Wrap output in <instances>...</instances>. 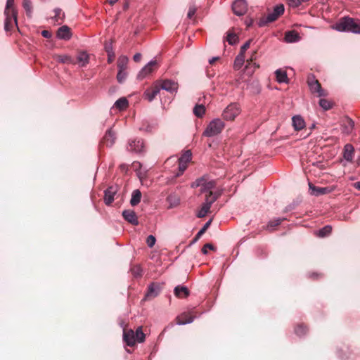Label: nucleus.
<instances>
[{
  "instance_id": "obj_1",
  "label": "nucleus",
  "mask_w": 360,
  "mask_h": 360,
  "mask_svg": "<svg viewBox=\"0 0 360 360\" xmlns=\"http://www.w3.org/2000/svg\"><path fill=\"white\" fill-rule=\"evenodd\" d=\"M4 30L6 32H11L14 27L18 29V11L14 7V0H7L4 10Z\"/></svg>"
},
{
  "instance_id": "obj_2",
  "label": "nucleus",
  "mask_w": 360,
  "mask_h": 360,
  "mask_svg": "<svg viewBox=\"0 0 360 360\" xmlns=\"http://www.w3.org/2000/svg\"><path fill=\"white\" fill-rule=\"evenodd\" d=\"M334 29L339 32H350L360 34V22L353 18L345 17L340 19L334 26Z\"/></svg>"
},
{
  "instance_id": "obj_3",
  "label": "nucleus",
  "mask_w": 360,
  "mask_h": 360,
  "mask_svg": "<svg viewBox=\"0 0 360 360\" xmlns=\"http://www.w3.org/2000/svg\"><path fill=\"white\" fill-rule=\"evenodd\" d=\"M285 11L283 4H279L274 7V10L269 13L266 15L262 17L257 22L259 27H264L269 23L276 21L280 16H281Z\"/></svg>"
},
{
  "instance_id": "obj_4",
  "label": "nucleus",
  "mask_w": 360,
  "mask_h": 360,
  "mask_svg": "<svg viewBox=\"0 0 360 360\" xmlns=\"http://www.w3.org/2000/svg\"><path fill=\"white\" fill-rule=\"evenodd\" d=\"M216 186V182L214 180H210L207 175H204L191 184V187L195 188L200 187V193H209L213 192L212 190Z\"/></svg>"
},
{
  "instance_id": "obj_5",
  "label": "nucleus",
  "mask_w": 360,
  "mask_h": 360,
  "mask_svg": "<svg viewBox=\"0 0 360 360\" xmlns=\"http://www.w3.org/2000/svg\"><path fill=\"white\" fill-rule=\"evenodd\" d=\"M225 127L224 122L219 118L212 120L202 133L206 137H213L219 134Z\"/></svg>"
},
{
  "instance_id": "obj_6",
  "label": "nucleus",
  "mask_w": 360,
  "mask_h": 360,
  "mask_svg": "<svg viewBox=\"0 0 360 360\" xmlns=\"http://www.w3.org/2000/svg\"><path fill=\"white\" fill-rule=\"evenodd\" d=\"M240 112V108L237 103H231L223 111L222 117L226 120H233Z\"/></svg>"
},
{
  "instance_id": "obj_7",
  "label": "nucleus",
  "mask_w": 360,
  "mask_h": 360,
  "mask_svg": "<svg viewBox=\"0 0 360 360\" xmlns=\"http://www.w3.org/2000/svg\"><path fill=\"white\" fill-rule=\"evenodd\" d=\"M307 84L312 94H317L318 96L319 97L326 96V94L325 93L324 90L321 88L319 82L317 79H316L313 75L308 77Z\"/></svg>"
},
{
  "instance_id": "obj_8",
  "label": "nucleus",
  "mask_w": 360,
  "mask_h": 360,
  "mask_svg": "<svg viewBox=\"0 0 360 360\" xmlns=\"http://www.w3.org/2000/svg\"><path fill=\"white\" fill-rule=\"evenodd\" d=\"M144 143L141 139H131L128 142L127 150L130 152L141 154L145 151Z\"/></svg>"
},
{
  "instance_id": "obj_9",
  "label": "nucleus",
  "mask_w": 360,
  "mask_h": 360,
  "mask_svg": "<svg viewBox=\"0 0 360 360\" xmlns=\"http://www.w3.org/2000/svg\"><path fill=\"white\" fill-rule=\"evenodd\" d=\"M161 290L162 286L160 283L155 282L151 283L148 287V290L144 296L143 300H148L156 297L161 292Z\"/></svg>"
},
{
  "instance_id": "obj_10",
  "label": "nucleus",
  "mask_w": 360,
  "mask_h": 360,
  "mask_svg": "<svg viewBox=\"0 0 360 360\" xmlns=\"http://www.w3.org/2000/svg\"><path fill=\"white\" fill-rule=\"evenodd\" d=\"M232 10L236 15H243L248 10L247 1L245 0H236L232 4Z\"/></svg>"
},
{
  "instance_id": "obj_11",
  "label": "nucleus",
  "mask_w": 360,
  "mask_h": 360,
  "mask_svg": "<svg viewBox=\"0 0 360 360\" xmlns=\"http://www.w3.org/2000/svg\"><path fill=\"white\" fill-rule=\"evenodd\" d=\"M160 89L165 90L170 94L176 93L179 89V84L172 79H164L161 81Z\"/></svg>"
},
{
  "instance_id": "obj_12",
  "label": "nucleus",
  "mask_w": 360,
  "mask_h": 360,
  "mask_svg": "<svg viewBox=\"0 0 360 360\" xmlns=\"http://www.w3.org/2000/svg\"><path fill=\"white\" fill-rule=\"evenodd\" d=\"M116 133L112 128L108 129L102 139V143L108 148H111L115 143Z\"/></svg>"
},
{
  "instance_id": "obj_13",
  "label": "nucleus",
  "mask_w": 360,
  "mask_h": 360,
  "mask_svg": "<svg viewBox=\"0 0 360 360\" xmlns=\"http://www.w3.org/2000/svg\"><path fill=\"white\" fill-rule=\"evenodd\" d=\"M117 192V186H110L104 191V202L106 205H110L114 201L115 195Z\"/></svg>"
},
{
  "instance_id": "obj_14",
  "label": "nucleus",
  "mask_w": 360,
  "mask_h": 360,
  "mask_svg": "<svg viewBox=\"0 0 360 360\" xmlns=\"http://www.w3.org/2000/svg\"><path fill=\"white\" fill-rule=\"evenodd\" d=\"M156 60H150L146 65L139 72L137 77L139 79H144L147 75L153 71L154 67L156 65Z\"/></svg>"
},
{
  "instance_id": "obj_15",
  "label": "nucleus",
  "mask_w": 360,
  "mask_h": 360,
  "mask_svg": "<svg viewBox=\"0 0 360 360\" xmlns=\"http://www.w3.org/2000/svg\"><path fill=\"white\" fill-rule=\"evenodd\" d=\"M195 319V316L191 314L190 312H183L176 318V323L179 326L192 323Z\"/></svg>"
},
{
  "instance_id": "obj_16",
  "label": "nucleus",
  "mask_w": 360,
  "mask_h": 360,
  "mask_svg": "<svg viewBox=\"0 0 360 360\" xmlns=\"http://www.w3.org/2000/svg\"><path fill=\"white\" fill-rule=\"evenodd\" d=\"M221 195V191H219L205 193V202L202 204L210 209L212 205L219 198Z\"/></svg>"
},
{
  "instance_id": "obj_17",
  "label": "nucleus",
  "mask_w": 360,
  "mask_h": 360,
  "mask_svg": "<svg viewBox=\"0 0 360 360\" xmlns=\"http://www.w3.org/2000/svg\"><path fill=\"white\" fill-rule=\"evenodd\" d=\"M124 219L132 225H138L139 221L136 212L131 210H125L122 212Z\"/></svg>"
},
{
  "instance_id": "obj_18",
  "label": "nucleus",
  "mask_w": 360,
  "mask_h": 360,
  "mask_svg": "<svg viewBox=\"0 0 360 360\" xmlns=\"http://www.w3.org/2000/svg\"><path fill=\"white\" fill-rule=\"evenodd\" d=\"M354 127V122L352 119L347 117L341 124L342 133L347 135L350 134L353 131Z\"/></svg>"
},
{
  "instance_id": "obj_19",
  "label": "nucleus",
  "mask_w": 360,
  "mask_h": 360,
  "mask_svg": "<svg viewBox=\"0 0 360 360\" xmlns=\"http://www.w3.org/2000/svg\"><path fill=\"white\" fill-rule=\"evenodd\" d=\"M57 37L60 39H70L71 37L70 29L67 25L60 27L57 31Z\"/></svg>"
},
{
  "instance_id": "obj_20",
  "label": "nucleus",
  "mask_w": 360,
  "mask_h": 360,
  "mask_svg": "<svg viewBox=\"0 0 360 360\" xmlns=\"http://www.w3.org/2000/svg\"><path fill=\"white\" fill-rule=\"evenodd\" d=\"M123 340L126 342V344L132 347L136 343L135 335L134 332L132 330H129L127 331L124 330L123 333Z\"/></svg>"
},
{
  "instance_id": "obj_21",
  "label": "nucleus",
  "mask_w": 360,
  "mask_h": 360,
  "mask_svg": "<svg viewBox=\"0 0 360 360\" xmlns=\"http://www.w3.org/2000/svg\"><path fill=\"white\" fill-rule=\"evenodd\" d=\"M160 88L159 86H155L153 87L152 89H147L144 92V97L146 99H147L148 101H152L157 95L160 93Z\"/></svg>"
},
{
  "instance_id": "obj_22",
  "label": "nucleus",
  "mask_w": 360,
  "mask_h": 360,
  "mask_svg": "<svg viewBox=\"0 0 360 360\" xmlns=\"http://www.w3.org/2000/svg\"><path fill=\"white\" fill-rule=\"evenodd\" d=\"M292 126L296 131H300L305 127V122L300 115H295L292 118Z\"/></svg>"
},
{
  "instance_id": "obj_23",
  "label": "nucleus",
  "mask_w": 360,
  "mask_h": 360,
  "mask_svg": "<svg viewBox=\"0 0 360 360\" xmlns=\"http://www.w3.org/2000/svg\"><path fill=\"white\" fill-rule=\"evenodd\" d=\"M354 148L351 144H346L344 147L343 157L345 160L348 162H352L353 160Z\"/></svg>"
},
{
  "instance_id": "obj_24",
  "label": "nucleus",
  "mask_w": 360,
  "mask_h": 360,
  "mask_svg": "<svg viewBox=\"0 0 360 360\" xmlns=\"http://www.w3.org/2000/svg\"><path fill=\"white\" fill-rule=\"evenodd\" d=\"M77 61L80 67H85L89 62V55L85 52H79L77 57Z\"/></svg>"
},
{
  "instance_id": "obj_25",
  "label": "nucleus",
  "mask_w": 360,
  "mask_h": 360,
  "mask_svg": "<svg viewBox=\"0 0 360 360\" xmlns=\"http://www.w3.org/2000/svg\"><path fill=\"white\" fill-rule=\"evenodd\" d=\"M174 292L176 297L185 298L188 296L189 290L186 286L177 285L174 288Z\"/></svg>"
},
{
  "instance_id": "obj_26",
  "label": "nucleus",
  "mask_w": 360,
  "mask_h": 360,
  "mask_svg": "<svg viewBox=\"0 0 360 360\" xmlns=\"http://www.w3.org/2000/svg\"><path fill=\"white\" fill-rule=\"evenodd\" d=\"M299 34L294 30L288 31L285 34V41L288 43H295L300 40Z\"/></svg>"
},
{
  "instance_id": "obj_27",
  "label": "nucleus",
  "mask_w": 360,
  "mask_h": 360,
  "mask_svg": "<svg viewBox=\"0 0 360 360\" xmlns=\"http://www.w3.org/2000/svg\"><path fill=\"white\" fill-rule=\"evenodd\" d=\"M276 79L278 83H288L286 71L278 69L275 72Z\"/></svg>"
},
{
  "instance_id": "obj_28",
  "label": "nucleus",
  "mask_w": 360,
  "mask_h": 360,
  "mask_svg": "<svg viewBox=\"0 0 360 360\" xmlns=\"http://www.w3.org/2000/svg\"><path fill=\"white\" fill-rule=\"evenodd\" d=\"M256 54V53H253L251 58L250 60H247V65H245L246 71L248 72V74L252 75L255 70L259 68V65H257L255 63H253L252 60L254 59V56Z\"/></svg>"
},
{
  "instance_id": "obj_29",
  "label": "nucleus",
  "mask_w": 360,
  "mask_h": 360,
  "mask_svg": "<svg viewBox=\"0 0 360 360\" xmlns=\"http://www.w3.org/2000/svg\"><path fill=\"white\" fill-rule=\"evenodd\" d=\"M55 58L59 63L64 64H75L74 58L69 55H56Z\"/></svg>"
},
{
  "instance_id": "obj_30",
  "label": "nucleus",
  "mask_w": 360,
  "mask_h": 360,
  "mask_svg": "<svg viewBox=\"0 0 360 360\" xmlns=\"http://www.w3.org/2000/svg\"><path fill=\"white\" fill-rule=\"evenodd\" d=\"M141 199V193L139 189L134 190L131 193V198L130 200V204L131 206L137 205Z\"/></svg>"
},
{
  "instance_id": "obj_31",
  "label": "nucleus",
  "mask_w": 360,
  "mask_h": 360,
  "mask_svg": "<svg viewBox=\"0 0 360 360\" xmlns=\"http://www.w3.org/2000/svg\"><path fill=\"white\" fill-rule=\"evenodd\" d=\"M105 51H106L108 55V63H112L115 58V52L113 51L112 42L105 44Z\"/></svg>"
},
{
  "instance_id": "obj_32",
  "label": "nucleus",
  "mask_w": 360,
  "mask_h": 360,
  "mask_svg": "<svg viewBox=\"0 0 360 360\" xmlns=\"http://www.w3.org/2000/svg\"><path fill=\"white\" fill-rule=\"evenodd\" d=\"M167 201L169 203V208H173L178 206L180 203V198L174 194H171L167 198Z\"/></svg>"
},
{
  "instance_id": "obj_33",
  "label": "nucleus",
  "mask_w": 360,
  "mask_h": 360,
  "mask_svg": "<svg viewBox=\"0 0 360 360\" xmlns=\"http://www.w3.org/2000/svg\"><path fill=\"white\" fill-rule=\"evenodd\" d=\"M285 218H275L269 221L266 225V229L269 231L274 230L275 227L281 224V222L285 220Z\"/></svg>"
},
{
  "instance_id": "obj_34",
  "label": "nucleus",
  "mask_w": 360,
  "mask_h": 360,
  "mask_svg": "<svg viewBox=\"0 0 360 360\" xmlns=\"http://www.w3.org/2000/svg\"><path fill=\"white\" fill-rule=\"evenodd\" d=\"M309 190L311 191V193L313 195H323L327 193V188H321L314 186L312 184L309 183Z\"/></svg>"
},
{
  "instance_id": "obj_35",
  "label": "nucleus",
  "mask_w": 360,
  "mask_h": 360,
  "mask_svg": "<svg viewBox=\"0 0 360 360\" xmlns=\"http://www.w3.org/2000/svg\"><path fill=\"white\" fill-rule=\"evenodd\" d=\"M245 63V55L243 53H238V55L236 57L233 64V68L235 70H240L241 67Z\"/></svg>"
},
{
  "instance_id": "obj_36",
  "label": "nucleus",
  "mask_w": 360,
  "mask_h": 360,
  "mask_svg": "<svg viewBox=\"0 0 360 360\" xmlns=\"http://www.w3.org/2000/svg\"><path fill=\"white\" fill-rule=\"evenodd\" d=\"M129 58L126 56H120L117 59L118 70H127Z\"/></svg>"
},
{
  "instance_id": "obj_37",
  "label": "nucleus",
  "mask_w": 360,
  "mask_h": 360,
  "mask_svg": "<svg viewBox=\"0 0 360 360\" xmlns=\"http://www.w3.org/2000/svg\"><path fill=\"white\" fill-rule=\"evenodd\" d=\"M128 104L127 99L124 97H122L115 101L114 105L119 110H124L127 108Z\"/></svg>"
},
{
  "instance_id": "obj_38",
  "label": "nucleus",
  "mask_w": 360,
  "mask_h": 360,
  "mask_svg": "<svg viewBox=\"0 0 360 360\" xmlns=\"http://www.w3.org/2000/svg\"><path fill=\"white\" fill-rule=\"evenodd\" d=\"M193 113L198 117H202L205 113V108L202 104H197L193 108Z\"/></svg>"
},
{
  "instance_id": "obj_39",
  "label": "nucleus",
  "mask_w": 360,
  "mask_h": 360,
  "mask_svg": "<svg viewBox=\"0 0 360 360\" xmlns=\"http://www.w3.org/2000/svg\"><path fill=\"white\" fill-rule=\"evenodd\" d=\"M226 41L230 45H234L238 41V37L236 34L229 32L227 33Z\"/></svg>"
},
{
  "instance_id": "obj_40",
  "label": "nucleus",
  "mask_w": 360,
  "mask_h": 360,
  "mask_svg": "<svg viewBox=\"0 0 360 360\" xmlns=\"http://www.w3.org/2000/svg\"><path fill=\"white\" fill-rule=\"evenodd\" d=\"M136 342H143L145 340V334L143 333L141 327H139L134 332Z\"/></svg>"
},
{
  "instance_id": "obj_41",
  "label": "nucleus",
  "mask_w": 360,
  "mask_h": 360,
  "mask_svg": "<svg viewBox=\"0 0 360 360\" xmlns=\"http://www.w3.org/2000/svg\"><path fill=\"white\" fill-rule=\"evenodd\" d=\"M22 6L26 11L27 15L28 17H31L32 12V2L30 0H24L22 2Z\"/></svg>"
},
{
  "instance_id": "obj_42",
  "label": "nucleus",
  "mask_w": 360,
  "mask_h": 360,
  "mask_svg": "<svg viewBox=\"0 0 360 360\" xmlns=\"http://www.w3.org/2000/svg\"><path fill=\"white\" fill-rule=\"evenodd\" d=\"M127 77V72L125 70H118L117 79L119 83H123Z\"/></svg>"
},
{
  "instance_id": "obj_43",
  "label": "nucleus",
  "mask_w": 360,
  "mask_h": 360,
  "mask_svg": "<svg viewBox=\"0 0 360 360\" xmlns=\"http://www.w3.org/2000/svg\"><path fill=\"white\" fill-rule=\"evenodd\" d=\"M191 152L190 150H187L179 158V162L187 164L191 161Z\"/></svg>"
},
{
  "instance_id": "obj_44",
  "label": "nucleus",
  "mask_w": 360,
  "mask_h": 360,
  "mask_svg": "<svg viewBox=\"0 0 360 360\" xmlns=\"http://www.w3.org/2000/svg\"><path fill=\"white\" fill-rule=\"evenodd\" d=\"M319 105L325 110H328L332 108V103L325 98L319 100Z\"/></svg>"
},
{
  "instance_id": "obj_45",
  "label": "nucleus",
  "mask_w": 360,
  "mask_h": 360,
  "mask_svg": "<svg viewBox=\"0 0 360 360\" xmlns=\"http://www.w3.org/2000/svg\"><path fill=\"white\" fill-rule=\"evenodd\" d=\"M331 231H332L331 226L329 225H327L319 231L318 235L320 237H324V236H328L329 233H330Z\"/></svg>"
},
{
  "instance_id": "obj_46",
  "label": "nucleus",
  "mask_w": 360,
  "mask_h": 360,
  "mask_svg": "<svg viewBox=\"0 0 360 360\" xmlns=\"http://www.w3.org/2000/svg\"><path fill=\"white\" fill-rule=\"evenodd\" d=\"M210 209L209 207H207V206L202 204L200 209L199 210V211L197 213V217L199 218H202V217H205L206 214L210 211Z\"/></svg>"
},
{
  "instance_id": "obj_47",
  "label": "nucleus",
  "mask_w": 360,
  "mask_h": 360,
  "mask_svg": "<svg viewBox=\"0 0 360 360\" xmlns=\"http://www.w3.org/2000/svg\"><path fill=\"white\" fill-rule=\"evenodd\" d=\"M211 221H212L211 220H209L204 224L203 227L196 234V236L195 237V240L200 238V236L205 233V231L207 230V229L210 226Z\"/></svg>"
},
{
  "instance_id": "obj_48",
  "label": "nucleus",
  "mask_w": 360,
  "mask_h": 360,
  "mask_svg": "<svg viewBox=\"0 0 360 360\" xmlns=\"http://www.w3.org/2000/svg\"><path fill=\"white\" fill-rule=\"evenodd\" d=\"M307 328L303 325H299L295 329V332L298 336L304 335L307 333Z\"/></svg>"
},
{
  "instance_id": "obj_49",
  "label": "nucleus",
  "mask_w": 360,
  "mask_h": 360,
  "mask_svg": "<svg viewBox=\"0 0 360 360\" xmlns=\"http://www.w3.org/2000/svg\"><path fill=\"white\" fill-rule=\"evenodd\" d=\"M53 11L55 13V15L53 18L56 21L58 22L59 20H63V18H64V13H62L60 8H55Z\"/></svg>"
},
{
  "instance_id": "obj_50",
  "label": "nucleus",
  "mask_w": 360,
  "mask_h": 360,
  "mask_svg": "<svg viewBox=\"0 0 360 360\" xmlns=\"http://www.w3.org/2000/svg\"><path fill=\"white\" fill-rule=\"evenodd\" d=\"M156 242L155 237L153 235H150L146 238V243L149 248H153Z\"/></svg>"
},
{
  "instance_id": "obj_51",
  "label": "nucleus",
  "mask_w": 360,
  "mask_h": 360,
  "mask_svg": "<svg viewBox=\"0 0 360 360\" xmlns=\"http://www.w3.org/2000/svg\"><path fill=\"white\" fill-rule=\"evenodd\" d=\"M250 42L251 40H248L240 47V53H243V55H245V51L250 47Z\"/></svg>"
},
{
  "instance_id": "obj_52",
  "label": "nucleus",
  "mask_w": 360,
  "mask_h": 360,
  "mask_svg": "<svg viewBox=\"0 0 360 360\" xmlns=\"http://www.w3.org/2000/svg\"><path fill=\"white\" fill-rule=\"evenodd\" d=\"M209 249H210V250H214V247L212 244H210V243H207V244H205V245L202 247V254H204V255H207V252H207V250H209Z\"/></svg>"
},
{
  "instance_id": "obj_53",
  "label": "nucleus",
  "mask_w": 360,
  "mask_h": 360,
  "mask_svg": "<svg viewBox=\"0 0 360 360\" xmlns=\"http://www.w3.org/2000/svg\"><path fill=\"white\" fill-rule=\"evenodd\" d=\"M302 3L301 0H288V4L290 7H298Z\"/></svg>"
},
{
  "instance_id": "obj_54",
  "label": "nucleus",
  "mask_w": 360,
  "mask_h": 360,
  "mask_svg": "<svg viewBox=\"0 0 360 360\" xmlns=\"http://www.w3.org/2000/svg\"><path fill=\"white\" fill-rule=\"evenodd\" d=\"M195 12H196V8L194 6H191L188 8V14H187V17L188 18H192L193 16L195 14Z\"/></svg>"
},
{
  "instance_id": "obj_55",
  "label": "nucleus",
  "mask_w": 360,
  "mask_h": 360,
  "mask_svg": "<svg viewBox=\"0 0 360 360\" xmlns=\"http://www.w3.org/2000/svg\"><path fill=\"white\" fill-rule=\"evenodd\" d=\"M186 168H187L186 163L179 162V169L181 173H183L186 170Z\"/></svg>"
},
{
  "instance_id": "obj_56",
  "label": "nucleus",
  "mask_w": 360,
  "mask_h": 360,
  "mask_svg": "<svg viewBox=\"0 0 360 360\" xmlns=\"http://www.w3.org/2000/svg\"><path fill=\"white\" fill-rule=\"evenodd\" d=\"M41 35L44 37L47 38V39L51 38V36H52L51 33L49 31H48V30H43L41 32Z\"/></svg>"
},
{
  "instance_id": "obj_57",
  "label": "nucleus",
  "mask_w": 360,
  "mask_h": 360,
  "mask_svg": "<svg viewBox=\"0 0 360 360\" xmlns=\"http://www.w3.org/2000/svg\"><path fill=\"white\" fill-rule=\"evenodd\" d=\"M141 54L139 53H136V54H134V56L133 57V59L135 62H139L141 60Z\"/></svg>"
},
{
  "instance_id": "obj_58",
  "label": "nucleus",
  "mask_w": 360,
  "mask_h": 360,
  "mask_svg": "<svg viewBox=\"0 0 360 360\" xmlns=\"http://www.w3.org/2000/svg\"><path fill=\"white\" fill-rule=\"evenodd\" d=\"M134 274L135 276H141V271L140 268H138L136 271H134Z\"/></svg>"
},
{
  "instance_id": "obj_59",
  "label": "nucleus",
  "mask_w": 360,
  "mask_h": 360,
  "mask_svg": "<svg viewBox=\"0 0 360 360\" xmlns=\"http://www.w3.org/2000/svg\"><path fill=\"white\" fill-rule=\"evenodd\" d=\"M218 59H219V57H212V58H210V59L209 60V63H210V64H212V63H214L216 60H217Z\"/></svg>"
},
{
  "instance_id": "obj_60",
  "label": "nucleus",
  "mask_w": 360,
  "mask_h": 360,
  "mask_svg": "<svg viewBox=\"0 0 360 360\" xmlns=\"http://www.w3.org/2000/svg\"><path fill=\"white\" fill-rule=\"evenodd\" d=\"M354 186L355 188H356V189L360 191V181L355 182L354 184Z\"/></svg>"
},
{
  "instance_id": "obj_61",
  "label": "nucleus",
  "mask_w": 360,
  "mask_h": 360,
  "mask_svg": "<svg viewBox=\"0 0 360 360\" xmlns=\"http://www.w3.org/2000/svg\"><path fill=\"white\" fill-rule=\"evenodd\" d=\"M118 0H108V1L109 2L110 4L111 5H113L115 4L116 2H117Z\"/></svg>"
},
{
  "instance_id": "obj_62",
  "label": "nucleus",
  "mask_w": 360,
  "mask_h": 360,
  "mask_svg": "<svg viewBox=\"0 0 360 360\" xmlns=\"http://www.w3.org/2000/svg\"><path fill=\"white\" fill-rule=\"evenodd\" d=\"M318 276V275H317V274L314 273V274H312L310 276H311V278H314V277H316V276Z\"/></svg>"
},
{
  "instance_id": "obj_63",
  "label": "nucleus",
  "mask_w": 360,
  "mask_h": 360,
  "mask_svg": "<svg viewBox=\"0 0 360 360\" xmlns=\"http://www.w3.org/2000/svg\"><path fill=\"white\" fill-rule=\"evenodd\" d=\"M128 5L127 4H125L124 5V8H127Z\"/></svg>"
}]
</instances>
